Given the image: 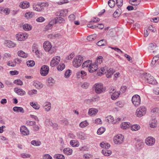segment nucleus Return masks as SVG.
I'll use <instances>...</instances> for the list:
<instances>
[{
    "mask_svg": "<svg viewBox=\"0 0 159 159\" xmlns=\"http://www.w3.org/2000/svg\"><path fill=\"white\" fill-rule=\"evenodd\" d=\"M141 77L143 80L149 84L155 85L157 84L156 80L151 75L148 73H143L141 75Z\"/></svg>",
    "mask_w": 159,
    "mask_h": 159,
    "instance_id": "obj_1",
    "label": "nucleus"
},
{
    "mask_svg": "<svg viewBox=\"0 0 159 159\" xmlns=\"http://www.w3.org/2000/svg\"><path fill=\"white\" fill-rule=\"evenodd\" d=\"M93 88L95 92L97 94H100L104 92L106 88L103 87V85L101 83H97L94 84Z\"/></svg>",
    "mask_w": 159,
    "mask_h": 159,
    "instance_id": "obj_2",
    "label": "nucleus"
},
{
    "mask_svg": "<svg viewBox=\"0 0 159 159\" xmlns=\"http://www.w3.org/2000/svg\"><path fill=\"white\" fill-rule=\"evenodd\" d=\"M43 46L45 50L50 54H52L56 52L55 49L52 48L51 43L48 41H45L43 43Z\"/></svg>",
    "mask_w": 159,
    "mask_h": 159,
    "instance_id": "obj_3",
    "label": "nucleus"
},
{
    "mask_svg": "<svg viewBox=\"0 0 159 159\" xmlns=\"http://www.w3.org/2000/svg\"><path fill=\"white\" fill-rule=\"evenodd\" d=\"M83 61V58L80 55H79L76 57L73 61V64L75 67H78L80 66Z\"/></svg>",
    "mask_w": 159,
    "mask_h": 159,
    "instance_id": "obj_4",
    "label": "nucleus"
},
{
    "mask_svg": "<svg viewBox=\"0 0 159 159\" xmlns=\"http://www.w3.org/2000/svg\"><path fill=\"white\" fill-rule=\"evenodd\" d=\"M146 112V109L144 106L140 107L138 108L136 112V115L139 117L144 115Z\"/></svg>",
    "mask_w": 159,
    "mask_h": 159,
    "instance_id": "obj_5",
    "label": "nucleus"
},
{
    "mask_svg": "<svg viewBox=\"0 0 159 159\" xmlns=\"http://www.w3.org/2000/svg\"><path fill=\"white\" fill-rule=\"evenodd\" d=\"M124 137L121 134H119L114 138V142L115 144H122L124 141Z\"/></svg>",
    "mask_w": 159,
    "mask_h": 159,
    "instance_id": "obj_6",
    "label": "nucleus"
},
{
    "mask_svg": "<svg viewBox=\"0 0 159 159\" xmlns=\"http://www.w3.org/2000/svg\"><path fill=\"white\" fill-rule=\"evenodd\" d=\"M131 101L135 107H138L139 106L140 104V97L138 95H135L132 97Z\"/></svg>",
    "mask_w": 159,
    "mask_h": 159,
    "instance_id": "obj_7",
    "label": "nucleus"
},
{
    "mask_svg": "<svg viewBox=\"0 0 159 159\" xmlns=\"http://www.w3.org/2000/svg\"><path fill=\"white\" fill-rule=\"evenodd\" d=\"M49 70V68L46 65L43 66L40 70V73L41 75L46 76L48 74Z\"/></svg>",
    "mask_w": 159,
    "mask_h": 159,
    "instance_id": "obj_8",
    "label": "nucleus"
},
{
    "mask_svg": "<svg viewBox=\"0 0 159 159\" xmlns=\"http://www.w3.org/2000/svg\"><path fill=\"white\" fill-rule=\"evenodd\" d=\"M60 60V57L59 56L55 57L51 61L50 65L52 67H54L58 64Z\"/></svg>",
    "mask_w": 159,
    "mask_h": 159,
    "instance_id": "obj_9",
    "label": "nucleus"
},
{
    "mask_svg": "<svg viewBox=\"0 0 159 159\" xmlns=\"http://www.w3.org/2000/svg\"><path fill=\"white\" fill-rule=\"evenodd\" d=\"M145 142L146 145L148 146L153 145L155 142V139L152 137H148L145 140Z\"/></svg>",
    "mask_w": 159,
    "mask_h": 159,
    "instance_id": "obj_10",
    "label": "nucleus"
},
{
    "mask_svg": "<svg viewBox=\"0 0 159 159\" xmlns=\"http://www.w3.org/2000/svg\"><path fill=\"white\" fill-rule=\"evenodd\" d=\"M98 69V64L91 63L90 66L89 68H88V70L90 73H93L96 71Z\"/></svg>",
    "mask_w": 159,
    "mask_h": 159,
    "instance_id": "obj_11",
    "label": "nucleus"
},
{
    "mask_svg": "<svg viewBox=\"0 0 159 159\" xmlns=\"http://www.w3.org/2000/svg\"><path fill=\"white\" fill-rule=\"evenodd\" d=\"M17 39L19 41H22L25 40L27 38V35L25 34L20 33L17 34L16 35Z\"/></svg>",
    "mask_w": 159,
    "mask_h": 159,
    "instance_id": "obj_12",
    "label": "nucleus"
},
{
    "mask_svg": "<svg viewBox=\"0 0 159 159\" xmlns=\"http://www.w3.org/2000/svg\"><path fill=\"white\" fill-rule=\"evenodd\" d=\"M20 131L22 134L24 135H27L29 134V131L25 126L23 125L20 128Z\"/></svg>",
    "mask_w": 159,
    "mask_h": 159,
    "instance_id": "obj_13",
    "label": "nucleus"
},
{
    "mask_svg": "<svg viewBox=\"0 0 159 159\" xmlns=\"http://www.w3.org/2000/svg\"><path fill=\"white\" fill-rule=\"evenodd\" d=\"M15 92L18 95L20 96H23L25 94V91L22 89H18L16 88L14 89Z\"/></svg>",
    "mask_w": 159,
    "mask_h": 159,
    "instance_id": "obj_14",
    "label": "nucleus"
},
{
    "mask_svg": "<svg viewBox=\"0 0 159 159\" xmlns=\"http://www.w3.org/2000/svg\"><path fill=\"white\" fill-rule=\"evenodd\" d=\"M20 6L23 9H26L30 6V3L27 1H24L20 3Z\"/></svg>",
    "mask_w": 159,
    "mask_h": 159,
    "instance_id": "obj_15",
    "label": "nucleus"
},
{
    "mask_svg": "<svg viewBox=\"0 0 159 159\" xmlns=\"http://www.w3.org/2000/svg\"><path fill=\"white\" fill-rule=\"evenodd\" d=\"M107 69L108 68L106 66L101 68L99 70V72H98V75H100L106 73Z\"/></svg>",
    "mask_w": 159,
    "mask_h": 159,
    "instance_id": "obj_16",
    "label": "nucleus"
},
{
    "mask_svg": "<svg viewBox=\"0 0 159 159\" xmlns=\"http://www.w3.org/2000/svg\"><path fill=\"white\" fill-rule=\"evenodd\" d=\"M120 92L119 91H115L111 96V98L112 100H115L119 97Z\"/></svg>",
    "mask_w": 159,
    "mask_h": 159,
    "instance_id": "obj_17",
    "label": "nucleus"
},
{
    "mask_svg": "<svg viewBox=\"0 0 159 159\" xmlns=\"http://www.w3.org/2000/svg\"><path fill=\"white\" fill-rule=\"evenodd\" d=\"M5 44L6 46L8 48H13L16 46V44L10 40L5 41Z\"/></svg>",
    "mask_w": 159,
    "mask_h": 159,
    "instance_id": "obj_18",
    "label": "nucleus"
},
{
    "mask_svg": "<svg viewBox=\"0 0 159 159\" xmlns=\"http://www.w3.org/2000/svg\"><path fill=\"white\" fill-rule=\"evenodd\" d=\"M150 126L151 128L156 127L157 125V121L155 119L152 120L149 122Z\"/></svg>",
    "mask_w": 159,
    "mask_h": 159,
    "instance_id": "obj_19",
    "label": "nucleus"
},
{
    "mask_svg": "<svg viewBox=\"0 0 159 159\" xmlns=\"http://www.w3.org/2000/svg\"><path fill=\"white\" fill-rule=\"evenodd\" d=\"M98 112L97 109L94 108H89V110L88 114L90 116L95 115Z\"/></svg>",
    "mask_w": 159,
    "mask_h": 159,
    "instance_id": "obj_20",
    "label": "nucleus"
},
{
    "mask_svg": "<svg viewBox=\"0 0 159 159\" xmlns=\"http://www.w3.org/2000/svg\"><path fill=\"white\" fill-rule=\"evenodd\" d=\"M44 108L46 111H49L51 108V103L49 102H46L44 104Z\"/></svg>",
    "mask_w": 159,
    "mask_h": 159,
    "instance_id": "obj_21",
    "label": "nucleus"
},
{
    "mask_svg": "<svg viewBox=\"0 0 159 159\" xmlns=\"http://www.w3.org/2000/svg\"><path fill=\"white\" fill-rule=\"evenodd\" d=\"M18 56L21 57L26 58L28 56V54L27 53H25L22 50L19 51L17 52Z\"/></svg>",
    "mask_w": 159,
    "mask_h": 159,
    "instance_id": "obj_22",
    "label": "nucleus"
},
{
    "mask_svg": "<svg viewBox=\"0 0 159 159\" xmlns=\"http://www.w3.org/2000/svg\"><path fill=\"white\" fill-rule=\"evenodd\" d=\"M72 151V150L69 148H65L63 151L64 154L67 155H71Z\"/></svg>",
    "mask_w": 159,
    "mask_h": 159,
    "instance_id": "obj_23",
    "label": "nucleus"
},
{
    "mask_svg": "<svg viewBox=\"0 0 159 159\" xmlns=\"http://www.w3.org/2000/svg\"><path fill=\"white\" fill-rule=\"evenodd\" d=\"M70 144L73 147H78L79 146V142L77 140H71L70 141Z\"/></svg>",
    "mask_w": 159,
    "mask_h": 159,
    "instance_id": "obj_24",
    "label": "nucleus"
},
{
    "mask_svg": "<svg viewBox=\"0 0 159 159\" xmlns=\"http://www.w3.org/2000/svg\"><path fill=\"white\" fill-rule=\"evenodd\" d=\"M13 110L15 112H20L22 113L24 112L23 108L20 107H14L13 108Z\"/></svg>",
    "mask_w": 159,
    "mask_h": 159,
    "instance_id": "obj_25",
    "label": "nucleus"
},
{
    "mask_svg": "<svg viewBox=\"0 0 159 159\" xmlns=\"http://www.w3.org/2000/svg\"><path fill=\"white\" fill-rule=\"evenodd\" d=\"M33 52L35 53L37 57H39V52L37 47V45L34 44L33 46Z\"/></svg>",
    "mask_w": 159,
    "mask_h": 159,
    "instance_id": "obj_26",
    "label": "nucleus"
},
{
    "mask_svg": "<svg viewBox=\"0 0 159 159\" xmlns=\"http://www.w3.org/2000/svg\"><path fill=\"white\" fill-rule=\"evenodd\" d=\"M121 13V10L120 7L117 9L116 11L113 14V16L116 18L117 17L119 16Z\"/></svg>",
    "mask_w": 159,
    "mask_h": 159,
    "instance_id": "obj_27",
    "label": "nucleus"
},
{
    "mask_svg": "<svg viewBox=\"0 0 159 159\" xmlns=\"http://www.w3.org/2000/svg\"><path fill=\"white\" fill-rule=\"evenodd\" d=\"M91 63L92 61L90 60L85 61L83 64L82 66L83 68L88 67L89 68Z\"/></svg>",
    "mask_w": 159,
    "mask_h": 159,
    "instance_id": "obj_28",
    "label": "nucleus"
},
{
    "mask_svg": "<svg viewBox=\"0 0 159 159\" xmlns=\"http://www.w3.org/2000/svg\"><path fill=\"white\" fill-rule=\"evenodd\" d=\"M140 0H129V3L134 6H137L140 3Z\"/></svg>",
    "mask_w": 159,
    "mask_h": 159,
    "instance_id": "obj_29",
    "label": "nucleus"
},
{
    "mask_svg": "<svg viewBox=\"0 0 159 159\" xmlns=\"http://www.w3.org/2000/svg\"><path fill=\"white\" fill-rule=\"evenodd\" d=\"M30 104L36 110H38L40 108L39 105L36 102H32L30 103Z\"/></svg>",
    "mask_w": 159,
    "mask_h": 159,
    "instance_id": "obj_30",
    "label": "nucleus"
},
{
    "mask_svg": "<svg viewBox=\"0 0 159 159\" xmlns=\"http://www.w3.org/2000/svg\"><path fill=\"white\" fill-rule=\"evenodd\" d=\"M33 7L34 10L37 11H41L42 10V7L39 5L34 4L33 5Z\"/></svg>",
    "mask_w": 159,
    "mask_h": 159,
    "instance_id": "obj_31",
    "label": "nucleus"
},
{
    "mask_svg": "<svg viewBox=\"0 0 159 159\" xmlns=\"http://www.w3.org/2000/svg\"><path fill=\"white\" fill-rule=\"evenodd\" d=\"M100 146L102 148L108 149L110 147V145L108 143L103 142L100 143Z\"/></svg>",
    "mask_w": 159,
    "mask_h": 159,
    "instance_id": "obj_32",
    "label": "nucleus"
},
{
    "mask_svg": "<svg viewBox=\"0 0 159 159\" xmlns=\"http://www.w3.org/2000/svg\"><path fill=\"white\" fill-rule=\"evenodd\" d=\"M48 83V85L49 86H53L55 83V81L53 78L50 77L47 80Z\"/></svg>",
    "mask_w": 159,
    "mask_h": 159,
    "instance_id": "obj_33",
    "label": "nucleus"
},
{
    "mask_svg": "<svg viewBox=\"0 0 159 159\" xmlns=\"http://www.w3.org/2000/svg\"><path fill=\"white\" fill-rule=\"evenodd\" d=\"M103 60V58L102 56H99L97 58L95 62L94 63L96 64H98V66L99 64H100L102 62Z\"/></svg>",
    "mask_w": 159,
    "mask_h": 159,
    "instance_id": "obj_34",
    "label": "nucleus"
},
{
    "mask_svg": "<svg viewBox=\"0 0 159 159\" xmlns=\"http://www.w3.org/2000/svg\"><path fill=\"white\" fill-rule=\"evenodd\" d=\"M107 44L106 40L103 39L101 40L98 41L97 43V45L98 46H105Z\"/></svg>",
    "mask_w": 159,
    "mask_h": 159,
    "instance_id": "obj_35",
    "label": "nucleus"
},
{
    "mask_svg": "<svg viewBox=\"0 0 159 159\" xmlns=\"http://www.w3.org/2000/svg\"><path fill=\"white\" fill-rule=\"evenodd\" d=\"M48 121H49V120H47L46 121V123ZM49 123L48 124H46L47 125H50L53 127V128L55 129H58V125L57 123H53L49 121Z\"/></svg>",
    "mask_w": 159,
    "mask_h": 159,
    "instance_id": "obj_36",
    "label": "nucleus"
},
{
    "mask_svg": "<svg viewBox=\"0 0 159 159\" xmlns=\"http://www.w3.org/2000/svg\"><path fill=\"white\" fill-rule=\"evenodd\" d=\"M34 85L38 89H40L43 88V84L41 82H34Z\"/></svg>",
    "mask_w": 159,
    "mask_h": 159,
    "instance_id": "obj_37",
    "label": "nucleus"
},
{
    "mask_svg": "<svg viewBox=\"0 0 159 159\" xmlns=\"http://www.w3.org/2000/svg\"><path fill=\"white\" fill-rule=\"evenodd\" d=\"M102 153L105 156H109L111 155L112 152L110 150H108L107 149H103L102 151Z\"/></svg>",
    "mask_w": 159,
    "mask_h": 159,
    "instance_id": "obj_38",
    "label": "nucleus"
},
{
    "mask_svg": "<svg viewBox=\"0 0 159 159\" xmlns=\"http://www.w3.org/2000/svg\"><path fill=\"white\" fill-rule=\"evenodd\" d=\"M156 47V44L155 43H151L149 44L148 50L151 52L152 51L154 50Z\"/></svg>",
    "mask_w": 159,
    "mask_h": 159,
    "instance_id": "obj_39",
    "label": "nucleus"
},
{
    "mask_svg": "<svg viewBox=\"0 0 159 159\" xmlns=\"http://www.w3.org/2000/svg\"><path fill=\"white\" fill-rule=\"evenodd\" d=\"M107 74H106V76L107 77L110 78L113 74L114 71L112 69L110 68L109 70L107 69Z\"/></svg>",
    "mask_w": 159,
    "mask_h": 159,
    "instance_id": "obj_40",
    "label": "nucleus"
},
{
    "mask_svg": "<svg viewBox=\"0 0 159 159\" xmlns=\"http://www.w3.org/2000/svg\"><path fill=\"white\" fill-rule=\"evenodd\" d=\"M89 124V123L87 122V120H85L81 122L79 126L81 128H83L88 126Z\"/></svg>",
    "mask_w": 159,
    "mask_h": 159,
    "instance_id": "obj_41",
    "label": "nucleus"
},
{
    "mask_svg": "<svg viewBox=\"0 0 159 159\" xmlns=\"http://www.w3.org/2000/svg\"><path fill=\"white\" fill-rule=\"evenodd\" d=\"M131 129L133 131H137L140 129V126L138 125H134L131 126Z\"/></svg>",
    "mask_w": 159,
    "mask_h": 159,
    "instance_id": "obj_42",
    "label": "nucleus"
},
{
    "mask_svg": "<svg viewBox=\"0 0 159 159\" xmlns=\"http://www.w3.org/2000/svg\"><path fill=\"white\" fill-rule=\"evenodd\" d=\"M64 22L63 18L61 17H57L55 18V23H61Z\"/></svg>",
    "mask_w": 159,
    "mask_h": 159,
    "instance_id": "obj_43",
    "label": "nucleus"
},
{
    "mask_svg": "<svg viewBox=\"0 0 159 159\" xmlns=\"http://www.w3.org/2000/svg\"><path fill=\"white\" fill-rule=\"evenodd\" d=\"M37 91L36 89L29 90L28 92V94L30 96H33L34 95L37 94Z\"/></svg>",
    "mask_w": 159,
    "mask_h": 159,
    "instance_id": "obj_44",
    "label": "nucleus"
},
{
    "mask_svg": "<svg viewBox=\"0 0 159 159\" xmlns=\"http://www.w3.org/2000/svg\"><path fill=\"white\" fill-rule=\"evenodd\" d=\"M34 15V14L33 12H28L25 13V17L27 19H29L32 18Z\"/></svg>",
    "mask_w": 159,
    "mask_h": 159,
    "instance_id": "obj_45",
    "label": "nucleus"
},
{
    "mask_svg": "<svg viewBox=\"0 0 159 159\" xmlns=\"http://www.w3.org/2000/svg\"><path fill=\"white\" fill-rule=\"evenodd\" d=\"M108 4L111 8H112L115 5L116 3L113 0H109L108 2Z\"/></svg>",
    "mask_w": 159,
    "mask_h": 159,
    "instance_id": "obj_46",
    "label": "nucleus"
},
{
    "mask_svg": "<svg viewBox=\"0 0 159 159\" xmlns=\"http://www.w3.org/2000/svg\"><path fill=\"white\" fill-rule=\"evenodd\" d=\"M128 122H124L121 124V128L123 129H125L129 127V125Z\"/></svg>",
    "mask_w": 159,
    "mask_h": 159,
    "instance_id": "obj_47",
    "label": "nucleus"
},
{
    "mask_svg": "<svg viewBox=\"0 0 159 159\" xmlns=\"http://www.w3.org/2000/svg\"><path fill=\"white\" fill-rule=\"evenodd\" d=\"M54 158L56 159H65V157L62 154H56L54 155Z\"/></svg>",
    "mask_w": 159,
    "mask_h": 159,
    "instance_id": "obj_48",
    "label": "nucleus"
},
{
    "mask_svg": "<svg viewBox=\"0 0 159 159\" xmlns=\"http://www.w3.org/2000/svg\"><path fill=\"white\" fill-rule=\"evenodd\" d=\"M32 26L28 24H25L23 26V28L25 30H30L31 29Z\"/></svg>",
    "mask_w": 159,
    "mask_h": 159,
    "instance_id": "obj_49",
    "label": "nucleus"
},
{
    "mask_svg": "<svg viewBox=\"0 0 159 159\" xmlns=\"http://www.w3.org/2000/svg\"><path fill=\"white\" fill-rule=\"evenodd\" d=\"M105 130V129L103 127H101L99 128L98 130L97 133L98 135H101L104 132Z\"/></svg>",
    "mask_w": 159,
    "mask_h": 159,
    "instance_id": "obj_50",
    "label": "nucleus"
},
{
    "mask_svg": "<svg viewBox=\"0 0 159 159\" xmlns=\"http://www.w3.org/2000/svg\"><path fill=\"white\" fill-rule=\"evenodd\" d=\"M77 135L79 139L84 140L85 138L84 137V134L81 132H79L77 133Z\"/></svg>",
    "mask_w": 159,
    "mask_h": 159,
    "instance_id": "obj_51",
    "label": "nucleus"
},
{
    "mask_svg": "<svg viewBox=\"0 0 159 159\" xmlns=\"http://www.w3.org/2000/svg\"><path fill=\"white\" fill-rule=\"evenodd\" d=\"M113 117L111 116H108L106 118V121L108 123L112 122L113 121Z\"/></svg>",
    "mask_w": 159,
    "mask_h": 159,
    "instance_id": "obj_52",
    "label": "nucleus"
},
{
    "mask_svg": "<svg viewBox=\"0 0 159 159\" xmlns=\"http://www.w3.org/2000/svg\"><path fill=\"white\" fill-rule=\"evenodd\" d=\"M116 106L121 108L124 106V103L121 101H119L116 103Z\"/></svg>",
    "mask_w": 159,
    "mask_h": 159,
    "instance_id": "obj_53",
    "label": "nucleus"
},
{
    "mask_svg": "<svg viewBox=\"0 0 159 159\" xmlns=\"http://www.w3.org/2000/svg\"><path fill=\"white\" fill-rule=\"evenodd\" d=\"M65 65L64 64H60L57 67V69L59 71H61L65 68Z\"/></svg>",
    "mask_w": 159,
    "mask_h": 159,
    "instance_id": "obj_54",
    "label": "nucleus"
},
{
    "mask_svg": "<svg viewBox=\"0 0 159 159\" xmlns=\"http://www.w3.org/2000/svg\"><path fill=\"white\" fill-rule=\"evenodd\" d=\"M27 65L29 66L33 67L35 65V62L32 60L27 61L26 62Z\"/></svg>",
    "mask_w": 159,
    "mask_h": 159,
    "instance_id": "obj_55",
    "label": "nucleus"
},
{
    "mask_svg": "<svg viewBox=\"0 0 159 159\" xmlns=\"http://www.w3.org/2000/svg\"><path fill=\"white\" fill-rule=\"evenodd\" d=\"M45 20V19L42 16H40L37 18L36 19V21L39 22H43Z\"/></svg>",
    "mask_w": 159,
    "mask_h": 159,
    "instance_id": "obj_56",
    "label": "nucleus"
},
{
    "mask_svg": "<svg viewBox=\"0 0 159 159\" xmlns=\"http://www.w3.org/2000/svg\"><path fill=\"white\" fill-rule=\"evenodd\" d=\"M117 6L118 7H120L123 4V0H116Z\"/></svg>",
    "mask_w": 159,
    "mask_h": 159,
    "instance_id": "obj_57",
    "label": "nucleus"
},
{
    "mask_svg": "<svg viewBox=\"0 0 159 159\" xmlns=\"http://www.w3.org/2000/svg\"><path fill=\"white\" fill-rule=\"evenodd\" d=\"M71 74V70H67L65 73V77L68 78Z\"/></svg>",
    "mask_w": 159,
    "mask_h": 159,
    "instance_id": "obj_58",
    "label": "nucleus"
},
{
    "mask_svg": "<svg viewBox=\"0 0 159 159\" xmlns=\"http://www.w3.org/2000/svg\"><path fill=\"white\" fill-rule=\"evenodd\" d=\"M41 143L40 142L36 141L35 140H33L31 142V144L34 146H39Z\"/></svg>",
    "mask_w": 159,
    "mask_h": 159,
    "instance_id": "obj_59",
    "label": "nucleus"
},
{
    "mask_svg": "<svg viewBox=\"0 0 159 159\" xmlns=\"http://www.w3.org/2000/svg\"><path fill=\"white\" fill-rule=\"evenodd\" d=\"M95 39V37L92 35L88 36L87 38V40L89 41H91Z\"/></svg>",
    "mask_w": 159,
    "mask_h": 159,
    "instance_id": "obj_60",
    "label": "nucleus"
},
{
    "mask_svg": "<svg viewBox=\"0 0 159 159\" xmlns=\"http://www.w3.org/2000/svg\"><path fill=\"white\" fill-rule=\"evenodd\" d=\"M21 157L23 158H29L30 157L31 155L29 154L22 153L20 155Z\"/></svg>",
    "mask_w": 159,
    "mask_h": 159,
    "instance_id": "obj_61",
    "label": "nucleus"
},
{
    "mask_svg": "<svg viewBox=\"0 0 159 159\" xmlns=\"http://www.w3.org/2000/svg\"><path fill=\"white\" fill-rule=\"evenodd\" d=\"M36 123L34 121H30L28 120L26 121V124L28 125L31 126L32 125H35Z\"/></svg>",
    "mask_w": 159,
    "mask_h": 159,
    "instance_id": "obj_62",
    "label": "nucleus"
},
{
    "mask_svg": "<svg viewBox=\"0 0 159 159\" xmlns=\"http://www.w3.org/2000/svg\"><path fill=\"white\" fill-rule=\"evenodd\" d=\"M14 83L18 85H22L23 84L22 82L20 80H17L14 81Z\"/></svg>",
    "mask_w": 159,
    "mask_h": 159,
    "instance_id": "obj_63",
    "label": "nucleus"
},
{
    "mask_svg": "<svg viewBox=\"0 0 159 159\" xmlns=\"http://www.w3.org/2000/svg\"><path fill=\"white\" fill-rule=\"evenodd\" d=\"M43 159H52V157L48 154H45L43 156Z\"/></svg>",
    "mask_w": 159,
    "mask_h": 159,
    "instance_id": "obj_64",
    "label": "nucleus"
}]
</instances>
